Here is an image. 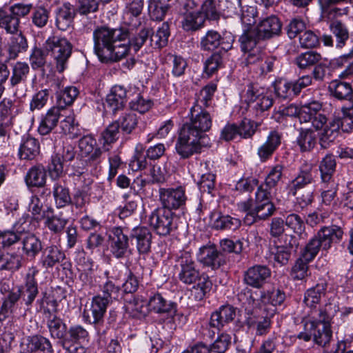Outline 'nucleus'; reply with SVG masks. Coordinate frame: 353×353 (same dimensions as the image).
Returning <instances> with one entry per match:
<instances>
[{"mask_svg": "<svg viewBox=\"0 0 353 353\" xmlns=\"http://www.w3.org/2000/svg\"><path fill=\"white\" fill-rule=\"evenodd\" d=\"M128 32L122 28L102 26L93 32L94 51L102 63L117 62L130 51Z\"/></svg>", "mask_w": 353, "mask_h": 353, "instance_id": "nucleus-1", "label": "nucleus"}, {"mask_svg": "<svg viewBox=\"0 0 353 353\" xmlns=\"http://www.w3.org/2000/svg\"><path fill=\"white\" fill-rule=\"evenodd\" d=\"M33 8L32 3H17L8 11L0 7V26L6 34H14L21 29V18L27 17Z\"/></svg>", "mask_w": 353, "mask_h": 353, "instance_id": "nucleus-2", "label": "nucleus"}, {"mask_svg": "<svg viewBox=\"0 0 353 353\" xmlns=\"http://www.w3.org/2000/svg\"><path fill=\"white\" fill-rule=\"evenodd\" d=\"M188 118V121L183 123L181 129L210 143L206 134L212 125L210 112L208 110H199V108H191Z\"/></svg>", "mask_w": 353, "mask_h": 353, "instance_id": "nucleus-3", "label": "nucleus"}, {"mask_svg": "<svg viewBox=\"0 0 353 353\" xmlns=\"http://www.w3.org/2000/svg\"><path fill=\"white\" fill-rule=\"evenodd\" d=\"M303 329L296 338L308 342L311 340L319 346L325 347L328 345L332 337V330L330 323L321 321H304Z\"/></svg>", "mask_w": 353, "mask_h": 353, "instance_id": "nucleus-4", "label": "nucleus"}, {"mask_svg": "<svg viewBox=\"0 0 353 353\" xmlns=\"http://www.w3.org/2000/svg\"><path fill=\"white\" fill-rule=\"evenodd\" d=\"M343 228L339 225L323 226L308 241L306 245L318 254L321 248L323 251H327L333 243H339L343 239Z\"/></svg>", "mask_w": 353, "mask_h": 353, "instance_id": "nucleus-5", "label": "nucleus"}, {"mask_svg": "<svg viewBox=\"0 0 353 353\" xmlns=\"http://www.w3.org/2000/svg\"><path fill=\"white\" fill-rule=\"evenodd\" d=\"M148 224L159 236H166L178 228L176 214L166 208H157L148 215Z\"/></svg>", "mask_w": 353, "mask_h": 353, "instance_id": "nucleus-6", "label": "nucleus"}, {"mask_svg": "<svg viewBox=\"0 0 353 353\" xmlns=\"http://www.w3.org/2000/svg\"><path fill=\"white\" fill-rule=\"evenodd\" d=\"M43 48L51 52L57 71L63 72L72 54V43L65 37L53 35L46 39Z\"/></svg>", "mask_w": 353, "mask_h": 353, "instance_id": "nucleus-7", "label": "nucleus"}, {"mask_svg": "<svg viewBox=\"0 0 353 353\" xmlns=\"http://www.w3.org/2000/svg\"><path fill=\"white\" fill-rule=\"evenodd\" d=\"M243 97L248 108L254 112L256 117L261 116L274 104L272 94L259 89L254 83L247 85Z\"/></svg>", "mask_w": 353, "mask_h": 353, "instance_id": "nucleus-8", "label": "nucleus"}, {"mask_svg": "<svg viewBox=\"0 0 353 353\" xmlns=\"http://www.w3.org/2000/svg\"><path fill=\"white\" fill-rule=\"evenodd\" d=\"M210 146V143L181 128L174 148L180 159H188L201 154L203 148Z\"/></svg>", "mask_w": 353, "mask_h": 353, "instance_id": "nucleus-9", "label": "nucleus"}, {"mask_svg": "<svg viewBox=\"0 0 353 353\" xmlns=\"http://www.w3.org/2000/svg\"><path fill=\"white\" fill-rule=\"evenodd\" d=\"M177 277L184 285H191L199 278L201 273L197 263L190 252L185 251L180 254L176 260Z\"/></svg>", "mask_w": 353, "mask_h": 353, "instance_id": "nucleus-10", "label": "nucleus"}, {"mask_svg": "<svg viewBox=\"0 0 353 353\" xmlns=\"http://www.w3.org/2000/svg\"><path fill=\"white\" fill-rule=\"evenodd\" d=\"M234 41L235 37L231 32H224L221 35L216 30H210L201 37L200 48L203 51L211 52L220 47L221 51L227 52L232 48Z\"/></svg>", "mask_w": 353, "mask_h": 353, "instance_id": "nucleus-11", "label": "nucleus"}, {"mask_svg": "<svg viewBox=\"0 0 353 353\" xmlns=\"http://www.w3.org/2000/svg\"><path fill=\"white\" fill-rule=\"evenodd\" d=\"M276 313L275 308L266 307L252 311L245 319L246 325L255 330L256 336H263L269 333L272 327V319Z\"/></svg>", "mask_w": 353, "mask_h": 353, "instance_id": "nucleus-12", "label": "nucleus"}, {"mask_svg": "<svg viewBox=\"0 0 353 353\" xmlns=\"http://www.w3.org/2000/svg\"><path fill=\"white\" fill-rule=\"evenodd\" d=\"M27 311L20 288L17 286L8 291L3 299L0 310V322L6 321L11 314H26Z\"/></svg>", "mask_w": 353, "mask_h": 353, "instance_id": "nucleus-13", "label": "nucleus"}, {"mask_svg": "<svg viewBox=\"0 0 353 353\" xmlns=\"http://www.w3.org/2000/svg\"><path fill=\"white\" fill-rule=\"evenodd\" d=\"M316 172L311 164H302L295 176L290 180L285 186L288 196H296L301 190L307 189L309 185L315 182Z\"/></svg>", "mask_w": 353, "mask_h": 353, "instance_id": "nucleus-14", "label": "nucleus"}, {"mask_svg": "<svg viewBox=\"0 0 353 353\" xmlns=\"http://www.w3.org/2000/svg\"><path fill=\"white\" fill-rule=\"evenodd\" d=\"M322 107V103L315 99L301 102L299 106L300 122H311L316 130L322 128L327 121L326 117L320 113Z\"/></svg>", "mask_w": 353, "mask_h": 353, "instance_id": "nucleus-15", "label": "nucleus"}, {"mask_svg": "<svg viewBox=\"0 0 353 353\" xmlns=\"http://www.w3.org/2000/svg\"><path fill=\"white\" fill-rule=\"evenodd\" d=\"M250 9L252 17L246 16L243 10H242L241 17L242 23L246 25L242 34L239 38L241 50L244 52H250L260 41H263L262 38L259 37V34L256 29L251 27L255 23L254 8L250 7Z\"/></svg>", "mask_w": 353, "mask_h": 353, "instance_id": "nucleus-16", "label": "nucleus"}, {"mask_svg": "<svg viewBox=\"0 0 353 353\" xmlns=\"http://www.w3.org/2000/svg\"><path fill=\"white\" fill-rule=\"evenodd\" d=\"M126 228L114 226L111 228L109 235L110 250L112 255L117 259H123L130 254V236L125 232Z\"/></svg>", "mask_w": 353, "mask_h": 353, "instance_id": "nucleus-17", "label": "nucleus"}, {"mask_svg": "<svg viewBox=\"0 0 353 353\" xmlns=\"http://www.w3.org/2000/svg\"><path fill=\"white\" fill-rule=\"evenodd\" d=\"M39 270L36 267L30 268L25 275L23 285L17 286L21 290L23 303H25L26 310H30L32 303L39 294V283L36 279Z\"/></svg>", "mask_w": 353, "mask_h": 353, "instance_id": "nucleus-18", "label": "nucleus"}, {"mask_svg": "<svg viewBox=\"0 0 353 353\" xmlns=\"http://www.w3.org/2000/svg\"><path fill=\"white\" fill-rule=\"evenodd\" d=\"M159 199L162 208H166L170 211L182 208L185 206L187 201L185 189L182 186L175 188H160Z\"/></svg>", "mask_w": 353, "mask_h": 353, "instance_id": "nucleus-19", "label": "nucleus"}, {"mask_svg": "<svg viewBox=\"0 0 353 353\" xmlns=\"http://www.w3.org/2000/svg\"><path fill=\"white\" fill-rule=\"evenodd\" d=\"M299 243L294 236H286L283 243L274 245L270 250L274 262L280 265H285L288 263L293 252L298 248Z\"/></svg>", "mask_w": 353, "mask_h": 353, "instance_id": "nucleus-20", "label": "nucleus"}, {"mask_svg": "<svg viewBox=\"0 0 353 353\" xmlns=\"http://www.w3.org/2000/svg\"><path fill=\"white\" fill-rule=\"evenodd\" d=\"M20 346L21 353H54L50 341L40 334L27 336Z\"/></svg>", "mask_w": 353, "mask_h": 353, "instance_id": "nucleus-21", "label": "nucleus"}, {"mask_svg": "<svg viewBox=\"0 0 353 353\" xmlns=\"http://www.w3.org/2000/svg\"><path fill=\"white\" fill-rule=\"evenodd\" d=\"M110 302L102 296L97 295L92 298L90 307L88 312L86 321L94 325L98 333L101 331V326L104 322V315Z\"/></svg>", "mask_w": 353, "mask_h": 353, "instance_id": "nucleus-22", "label": "nucleus"}, {"mask_svg": "<svg viewBox=\"0 0 353 353\" xmlns=\"http://www.w3.org/2000/svg\"><path fill=\"white\" fill-rule=\"evenodd\" d=\"M317 254L305 245L301 252L300 256L295 261L292 267L290 275L294 280H303L309 275L308 264L312 261Z\"/></svg>", "mask_w": 353, "mask_h": 353, "instance_id": "nucleus-23", "label": "nucleus"}, {"mask_svg": "<svg viewBox=\"0 0 353 353\" xmlns=\"http://www.w3.org/2000/svg\"><path fill=\"white\" fill-rule=\"evenodd\" d=\"M271 276V270L266 265H255L243 274V282L254 288H261Z\"/></svg>", "mask_w": 353, "mask_h": 353, "instance_id": "nucleus-24", "label": "nucleus"}, {"mask_svg": "<svg viewBox=\"0 0 353 353\" xmlns=\"http://www.w3.org/2000/svg\"><path fill=\"white\" fill-rule=\"evenodd\" d=\"M10 34L11 37L6 46L7 56L4 61L6 63L17 59L20 54L26 52L28 49V39L21 29L19 32Z\"/></svg>", "mask_w": 353, "mask_h": 353, "instance_id": "nucleus-25", "label": "nucleus"}, {"mask_svg": "<svg viewBox=\"0 0 353 353\" xmlns=\"http://www.w3.org/2000/svg\"><path fill=\"white\" fill-rule=\"evenodd\" d=\"M282 134L277 130L269 132L265 141L257 148L256 154L261 163L270 160L281 144Z\"/></svg>", "mask_w": 353, "mask_h": 353, "instance_id": "nucleus-26", "label": "nucleus"}, {"mask_svg": "<svg viewBox=\"0 0 353 353\" xmlns=\"http://www.w3.org/2000/svg\"><path fill=\"white\" fill-rule=\"evenodd\" d=\"M22 255L28 260H34L43 250V243L34 233L24 234L20 241Z\"/></svg>", "mask_w": 353, "mask_h": 353, "instance_id": "nucleus-27", "label": "nucleus"}, {"mask_svg": "<svg viewBox=\"0 0 353 353\" xmlns=\"http://www.w3.org/2000/svg\"><path fill=\"white\" fill-rule=\"evenodd\" d=\"M150 311L159 314H165L168 319H173L177 312L176 303L165 299L160 293L151 296L148 303Z\"/></svg>", "mask_w": 353, "mask_h": 353, "instance_id": "nucleus-28", "label": "nucleus"}, {"mask_svg": "<svg viewBox=\"0 0 353 353\" xmlns=\"http://www.w3.org/2000/svg\"><path fill=\"white\" fill-rule=\"evenodd\" d=\"M282 23L276 15H271L261 19L255 28L262 40L278 37L281 33Z\"/></svg>", "mask_w": 353, "mask_h": 353, "instance_id": "nucleus-29", "label": "nucleus"}, {"mask_svg": "<svg viewBox=\"0 0 353 353\" xmlns=\"http://www.w3.org/2000/svg\"><path fill=\"white\" fill-rule=\"evenodd\" d=\"M199 257L201 263L213 270L218 269L225 263L224 255L214 244L201 247L199 249Z\"/></svg>", "mask_w": 353, "mask_h": 353, "instance_id": "nucleus-30", "label": "nucleus"}, {"mask_svg": "<svg viewBox=\"0 0 353 353\" xmlns=\"http://www.w3.org/2000/svg\"><path fill=\"white\" fill-rule=\"evenodd\" d=\"M236 308L226 304L212 313L209 322L210 327L220 330L225 324L232 322L236 317Z\"/></svg>", "mask_w": 353, "mask_h": 353, "instance_id": "nucleus-31", "label": "nucleus"}, {"mask_svg": "<svg viewBox=\"0 0 353 353\" xmlns=\"http://www.w3.org/2000/svg\"><path fill=\"white\" fill-rule=\"evenodd\" d=\"M130 238L132 241H135L136 248L140 254H147L150 251L152 234L147 227H134L130 234Z\"/></svg>", "mask_w": 353, "mask_h": 353, "instance_id": "nucleus-32", "label": "nucleus"}, {"mask_svg": "<svg viewBox=\"0 0 353 353\" xmlns=\"http://www.w3.org/2000/svg\"><path fill=\"white\" fill-rule=\"evenodd\" d=\"M210 219L212 228L216 230L234 231L241 225V221L239 219L232 217L228 214H223L217 211L211 212Z\"/></svg>", "mask_w": 353, "mask_h": 353, "instance_id": "nucleus-33", "label": "nucleus"}, {"mask_svg": "<svg viewBox=\"0 0 353 353\" xmlns=\"http://www.w3.org/2000/svg\"><path fill=\"white\" fill-rule=\"evenodd\" d=\"M327 283L321 279L314 286L304 292L303 303L311 310H315L320 305L321 299L326 294Z\"/></svg>", "mask_w": 353, "mask_h": 353, "instance_id": "nucleus-34", "label": "nucleus"}, {"mask_svg": "<svg viewBox=\"0 0 353 353\" xmlns=\"http://www.w3.org/2000/svg\"><path fill=\"white\" fill-rule=\"evenodd\" d=\"M107 107L114 114L123 110L127 102V90L120 85L112 87L105 99Z\"/></svg>", "mask_w": 353, "mask_h": 353, "instance_id": "nucleus-35", "label": "nucleus"}, {"mask_svg": "<svg viewBox=\"0 0 353 353\" xmlns=\"http://www.w3.org/2000/svg\"><path fill=\"white\" fill-rule=\"evenodd\" d=\"M56 14V26L61 31H65L72 25L75 17L74 6L68 1L64 2L57 8Z\"/></svg>", "mask_w": 353, "mask_h": 353, "instance_id": "nucleus-36", "label": "nucleus"}, {"mask_svg": "<svg viewBox=\"0 0 353 353\" xmlns=\"http://www.w3.org/2000/svg\"><path fill=\"white\" fill-rule=\"evenodd\" d=\"M40 145L39 141L26 134L22 137L19 148L18 156L22 160H32L39 154Z\"/></svg>", "mask_w": 353, "mask_h": 353, "instance_id": "nucleus-37", "label": "nucleus"}, {"mask_svg": "<svg viewBox=\"0 0 353 353\" xmlns=\"http://www.w3.org/2000/svg\"><path fill=\"white\" fill-rule=\"evenodd\" d=\"M40 263L43 268L48 270L61 263L65 259V254L55 245H50L43 248Z\"/></svg>", "mask_w": 353, "mask_h": 353, "instance_id": "nucleus-38", "label": "nucleus"}, {"mask_svg": "<svg viewBox=\"0 0 353 353\" xmlns=\"http://www.w3.org/2000/svg\"><path fill=\"white\" fill-rule=\"evenodd\" d=\"M61 117L59 107H52L42 115L38 127V132L42 135L49 134L58 125Z\"/></svg>", "mask_w": 353, "mask_h": 353, "instance_id": "nucleus-39", "label": "nucleus"}, {"mask_svg": "<svg viewBox=\"0 0 353 353\" xmlns=\"http://www.w3.org/2000/svg\"><path fill=\"white\" fill-rule=\"evenodd\" d=\"M144 0H133L125 6L123 19L126 24L132 28L141 25L140 15L142 12Z\"/></svg>", "mask_w": 353, "mask_h": 353, "instance_id": "nucleus-40", "label": "nucleus"}, {"mask_svg": "<svg viewBox=\"0 0 353 353\" xmlns=\"http://www.w3.org/2000/svg\"><path fill=\"white\" fill-rule=\"evenodd\" d=\"M46 319V325L50 336L54 339L62 341L63 346L65 347V336L68 331L65 323L54 314L47 316Z\"/></svg>", "mask_w": 353, "mask_h": 353, "instance_id": "nucleus-41", "label": "nucleus"}, {"mask_svg": "<svg viewBox=\"0 0 353 353\" xmlns=\"http://www.w3.org/2000/svg\"><path fill=\"white\" fill-rule=\"evenodd\" d=\"M47 172L41 164L31 167L25 176V181L28 187L42 188L46 185Z\"/></svg>", "mask_w": 353, "mask_h": 353, "instance_id": "nucleus-42", "label": "nucleus"}, {"mask_svg": "<svg viewBox=\"0 0 353 353\" xmlns=\"http://www.w3.org/2000/svg\"><path fill=\"white\" fill-rule=\"evenodd\" d=\"M216 90V85L210 83L204 86L198 94H196L195 101L192 108L199 110H208L212 107L213 96Z\"/></svg>", "mask_w": 353, "mask_h": 353, "instance_id": "nucleus-43", "label": "nucleus"}, {"mask_svg": "<svg viewBox=\"0 0 353 353\" xmlns=\"http://www.w3.org/2000/svg\"><path fill=\"white\" fill-rule=\"evenodd\" d=\"M30 69L28 63L24 61H17L11 65L10 74V85L12 88H16L19 85L26 83Z\"/></svg>", "mask_w": 353, "mask_h": 353, "instance_id": "nucleus-44", "label": "nucleus"}, {"mask_svg": "<svg viewBox=\"0 0 353 353\" xmlns=\"http://www.w3.org/2000/svg\"><path fill=\"white\" fill-rule=\"evenodd\" d=\"M328 89L331 95L338 100H346L353 103V90L349 83L334 80L330 82Z\"/></svg>", "mask_w": 353, "mask_h": 353, "instance_id": "nucleus-45", "label": "nucleus"}, {"mask_svg": "<svg viewBox=\"0 0 353 353\" xmlns=\"http://www.w3.org/2000/svg\"><path fill=\"white\" fill-rule=\"evenodd\" d=\"M170 36V24L167 21L163 22L156 32L152 29L149 44L154 49H161L168 45Z\"/></svg>", "mask_w": 353, "mask_h": 353, "instance_id": "nucleus-46", "label": "nucleus"}, {"mask_svg": "<svg viewBox=\"0 0 353 353\" xmlns=\"http://www.w3.org/2000/svg\"><path fill=\"white\" fill-rule=\"evenodd\" d=\"M205 20L201 12H184L181 21L182 28L185 32H196L205 26Z\"/></svg>", "mask_w": 353, "mask_h": 353, "instance_id": "nucleus-47", "label": "nucleus"}, {"mask_svg": "<svg viewBox=\"0 0 353 353\" xmlns=\"http://www.w3.org/2000/svg\"><path fill=\"white\" fill-rule=\"evenodd\" d=\"M296 141L301 152H310L316 144L317 136L313 130L301 128Z\"/></svg>", "mask_w": 353, "mask_h": 353, "instance_id": "nucleus-48", "label": "nucleus"}, {"mask_svg": "<svg viewBox=\"0 0 353 353\" xmlns=\"http://www.w3.org/2000/svg\"><path fill=\"white\" fill-rule=\"evenodd\" d=\"M52 194L57 208H63L72 203L69 188L60 181H56L54 183Z\"/></svg>", "mask_w": 353, "mask_h": 353, "instance_id": "nucleus-49", "label": "nucleus"}, {"mask_svg": "<svg viewBox=\"0 0 353 353\" xmlns=\"http://www.w3.org/2000/svg\"><path fill=\"white\" fill-rule=\"evenodd\" d=\"M322 56L320 53L309 50L299 54L294 59V64L301 70H310L321 62Z\"/></svg>", "mask_w": 353, "mask_h": 353, "instance_id": "nucleus-50", "label": "nucleus"}, {"mask_svg": "<svg viewBox=\"0 0 353 353\" xmlns=\"http://www.w3.org/2000/svg\"><path fill=\"white\" fill-rule=\"evenodd\" d=\"M322 132L319 134V144L322 148L326 149L334 143L339 134V125L335 124L333 120L325 123L323 126Z\"/></svg>", "mask_w": 353, "mask_h": 353, "instance_id": "nucleus-51", "label": "nucleus"}, {"mask_svg": "<svg viewBox=\"0 0 353 353\" xmlns=\"http://www.w3.org/2000/svg\"><path fill=\"white\" fill-rule=\"evenodd\" d=\"M38 311L46 316H50L57 312L58 302L53 296L47 292H42L36 301Z\"/></svg>", "mask_w": 353, "mask_h": 353, "instance_id": "nucleus-52", "label": "nucleus"}, {"mask_svg": "<svg viewBox=\"0 0 353 353\" xmlns=\"http://www.w3.org/2000/svg\"><path fill=\"white\" fill-rule=\"evenodd\" d=\"M44 225L53 234H61L68 223V219L62 213L44 216Z\"/></svg>", "mask_w": 353, "mask_h": 353, "instance_id": "nucleus-53", "label": "nucleus"}, {"mask_svg": "<svg viewBox=\"0 0 353 353\" xmlns=\"http://www.w3.org/2000/svg\"><path fill=\"white\" fill-rule=\"evenodd\" d=\"M92 183V180H88L87 183L79 188L74 189V192L72 197V203L77 209H83L90 201V185Z\"/></svg>", "mask_w": 353, "mask_h": 353, "instance_id": "nucleus-54", "label": "nucleus"}, {"mask_svg": "<svg viewBox=\"0 0 353 353\" xmlns=\"http://www.w3.org/2000/svg\"><path fill=\"white\" fill-rule=\"evenodd\" d=\"M199 277L196 279V282L192 284V292L194 293L195 300L201 301L210 292L212 283L209 276L203 272H201Z\"/></svg>", "mask_w": 353, "mask_h": 353, "instance_id": "nucleus-55", "label": "nucleus"}, {"mask_svg": "<svg viewBox=\"0 0 353 353\" xmlns=\"http://www.w3.org/2000/svg\"><path fill=\"white\" fill-rule=\"evenodd\" d=\"M329 28L336 38L335 47L342 48L349 39V32L345 23L341 21L334 20L330 22Z\"/></svg>", "mask_w": 353, "mask_h": 353, "instance_id": "nucleus-56", "label": "nucleus"}, {"mask_svg": "<svg viewBox=\"0 0 353 353\" xmlns=\"http://www.w3.org/2000/svg\"><path fill=\"white\" fill-rule=\"evenodd\" d=\"M285 298V293L279 288H273L271 290L263 292L260 296V300L264 305L263 307L268 308L267 305H271L274 307L282 305Z\"/></svg>", "mask_w": 353, "mask_h": 353, "instance_id": "nucleus-57", "label": "nucleus"}, {"mask_svg": "<svg viewBox=\"0 0 353 353\" xmlns=\"http://www.w3.org/2000/svg\"><path fill=\"white\" fill-rule=\"evenodd\" d=\"M336 161L333 155L327 154L319 163V171L323 183H333L332 177L336 170Z\"/></svg>", "mask_w": 353, "mask_h": 353, "instance_id": "nucleus-58", "label": "nucleus"}, {"mask_svg": "<svg viewBox=\"0 0 353 353\" xmlns=\"http://www.w3.org/2000/svg\"><path fill=\"white\" fill-rule=\"evenodd\" d=\"M170 8V4L164 0L148 1V12L153 21H162Z\"/></svg>", "mask_w": 353, "mask_h": 353, "instance_id": "nucleus-59", "label": "nucleus"}, {"mask_svg": "<svg viewBox=\"0 0 353 353\" xmlns=\"http://www.w3.org/2000/svg\"><path fill=\"white\" fill-rule=\"evenodd\" d=\"M223 61L221 50L212 53L205 61L203 77L210 78L223 67Z\"/></svg>", "mask_w": 353, "mask_h": 353, "instance_id": "nucleus-60", "label": "nucleus"}, {"mask_svg": "<svg viewBox=\"0 0 353 353\" xmlns=\"http://www.w3.org/2000/svg\"><path fill=\"white\" fill-rule=\"evenodd\" d=\"M114 122L123 134H130L137 126L138 119L135 114L129 112L123 113Z\"/></svg>", "mask_w": 353, "mask_h": 353, "instance_id": "nucleus-61", "label": "nucleus"}, {"mask_svg": "<svg viewBox=\"0 0 353 353\" xmlns=\"http://www.w3.org/2000/svg\"><path fill=\"white\" fill-rule=\"evenodd\" d=\"M48 51L44 48L34 46L32 48L29 56L30 64L33 70H43L46 64V59Z\"/></svg>", "mask_w": 353, "mask_h": 353, "instance_id": "nucleus-62", "label": "nucleus"}, {"mask_svg": "<svg viewBox=\"0 0 353 353\" xmlns=\"http://www.w3.org/2000/svg\"><path fill=\"white\" fill-rule=\"evenodd\" d=\"M273 86L275 94L279 98L292 99L296 97L292 81L280 79L276 81Z\"/></svg>", "mask_w": 353, "mask_h": 353, "instance_id": "nucleus-63", "label": "nucleus"}, {"mask_svg": "<svg viewBox=\"0 0 353 353\" xmlns=\"http://www.w3.org/2000/svg\"><path fill=\"white\" fill-rule=\"evenodd\" d=\"M335 124L339 125V130L349 132L353 130V102L347 108H343V117H335L332 119Z\"/></svg>", "mask_w": 353, "mask_h": 353, "instance_id": "nucleus-64", "label": "nucleus"}]
</instances>
